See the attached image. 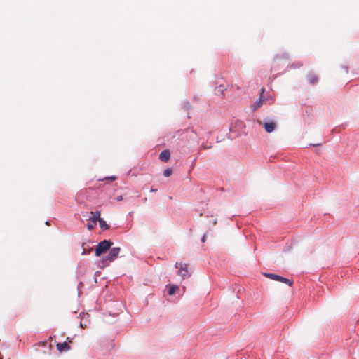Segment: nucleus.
<instances>
[{
  "label": "nucleus",
  "instance_id": "nucleus-9",
  "mask_svg": "<svg viewBox=\"0 0 359 359\" xmlns=\"http://www.w3.org/2000/svg\"><path fill=\"white\" fill-rule=\"evenodd\" d=\"M57 348L59 351H67L70 349L69 345L67 342L58 343L57 344Z\"/></svg>",
  "mask_w": 359,
  "mask_h": 359
},
{
  "label": "nucleus",
  "instance_id": "nucleus-25",
  "mask_svg": "<svg viewBox=\"0 0 359 359\" xmlns=\"http://www.w3.org/2000/svg\"><path fill=\"white\" fill-rule=\"evenodd\" d=\"M67 339L69 342H71V340H70V339H69V337H67Z\"/></svg>",
  "mask_w": 359,
  "mask_h": 359
},
{
  "label": "nucleus",
  "instance_id": "nucleus-2",
  "mask_svg": "<svg viewBox=\"0 0 359 359\" xmlns=\"http://www.w3.org/2000/svg\"><path fill=\"white\" fill-rule=\"evenodd\" d=\"M109 250V254L102 261L103 264H109V263L114 262L118 257L121 248L119 247L110 248Z\"/></svg>",
  "mask_w": 359,
  "mask_h": 359
},
{
  "label": "nucleus",
  "instance_id": "nucleus-18",
  "mask_svg": "<svg viewBox=\"0 0 359 359\" xmlns=\"http://www.w3.org/2000/svg\"><path fill=\"white\" fill-rule=\"evenodd\" d=\"M113 348V345L109 344L107 348L108 351H110Z\"/></svg>",
  "mask_w": 359,
  "mask_h": 359
},
{
  "label": "nucleus",
  "instance_id": "nucleus-11",
  "mask_svg": "<svg viewBox=\"0 0 359 359\" xmlns=\"http://www.w3.org/2000/svg\"><path fill=\"white\" fill-rule=\"evenodd\" d=\"M277 281H280V282H282L283 283L287 284L290 286H291L292 285V281L291 280L282 277L280 276H279Z\"/></svg>",
  "mask_w": 359,
  "mask_h": 359
},
{
  "label": "nucleus",
  "instance_id": "nucleus-23",
  "mask_svg": "<svg viewBox=\"0 0 359 359\" xmlns=\"http://www.w3.org/2000/svg\"><path fill=\"white\" fill-rule=\"evenodd\" d=\"M211 147H208V146H203V148L205 149H210Z\"/></svg>",
  "mask_w": 359,
  "mask_h": 359
},
{
  "label": "nucleus",
  "instance_id": "nucleus-22",
  "mask_svg": "<svg viewBox=\"0 0 359 359\" xmlns=\"http://www.w3.org/2000/svg\"><path fill=\"white\" fill-rule=\"evenodd\" d=\"M122 199H123L122 196H119L117 197V200L118 201H121Z\"/></svg>",
  "mask_w": 359,
  "mask_h": 359
},
{
  "label": "nucleus",
  "instance_id": "nucleus-4",
  "mask_svg": "<svg viewBox=\"0 0 359 359\" xmlns=\"http://www.w3.org/2000/svg\"><path fill=\"white\" fill-rule=\"evenodd\" d=\"M175 267L179 268L178 270V275L182 276L183 279L188 278L189 276V271L187 269V264H182V263H176Z\"/></svg>",
  "mask_w": 359,
  "mask_h": 359
},
{
  "label": "nucleus",
  "instance_id": "nucleus-16",
  "mask_svg": "<svg viewBox=\"0 0 359 359\" xmlns=\"http://www.w3.org/2000/svg\"><path fill=\"white\" fill-rule=\"evenodd\" d=\"M172 173V168H167L163 172V175L166 177H170Z\"/></svg>",
  "mask_w": 359,
  "mask_h": 359
},
{
  "label": "nucleus",
  "instance_id": "nucleus-8",
  "mask_svg": "<svg viewBox=\"0 0 359 359\" xmlns=\"http://www.w3.org/2000/svg\"><path fill=\"white\" fill-rule=\"evenodd\" d=\"M90 213L93 215V217H90L89 220L92 221L93 222L94 225H95L97 222H100V220L102 219L100 217V212L95 211V212H91Z\"/></svg>",
  "mask_w": 359,
  "mask_h": 359
},
{
  "label": "nucleus",
  "instance_id": "nucleus-3",
  "mask_svg": "<svg viewBox=\"0 0 359 359\" xmlns=\"http://www.w3.org/2000/svg\"><path fill=\"white\" fill-rule=\"evenodd\" d=\"M109 250V254L102 261L103 264H109V263L114 262L118 257L121 248L119 247L110 248Z\"/></svg>",
  "mask_w": 359,
  "mask_h": 359
},
{
  "label": "nucleus",
  "instance_id": "nucleus-17",
  "mask_svg": "<svg viewBox=\"0 0 359 359\" xmlns=\"http://www.w3.org/2000/svg\"><path fill=\"white\" fill-rule=\"evenodd\" d=\"M95 226V225H94V224H88L87 225V227H88V229L89 230H91V229L93 228V226Z\"/></svg>",
  "mask_w": 359,
  "mask_h": 359
},
{
  "label": "nucleus",
  "instance_id": "nucleus-15",
  "mask_svg": "<svg viewBox=\"0 0 359 359\" xmlns=\"http://www.w3.org/2000/svg\"><path fill=\"white\" fill-rule=\"evenodd\" d=\"M99 224L102 229H109V225H108L102 218L100 220Z\"/></svg>",
  "mask_w": 359,
  "mask_h": 359
},
{
  "label": "nucleus",
  "instance_id": "nucleus-14",
  "mask_svg": "<svg viewBox=\"0 0 359 359\" xmlns=\"http://www.w3.org/2000/svg\"><path fill=\"white\" fill-rule=\"evenodd\" d=\"M308 79H309V82L311 83H312V84L316 83L317 82V81H318L317 76L316 75H314V74L309 75Z\"/></svg>",
  "mask_w": 359,
  "mask_h": 359
},
{
  "label": "nucleus",
  "instance_id": "nucleus-26",
  "mask_svg": "<svg viewBox=\"0 0 359 359\" xmlns=\"http://www.w3.org/2000/svg\"><path fill=\"white\" fill-rule=\"evenodd\" d=\"M315 146H319L320 145V144H314Z\"/></svg>",
  "mask_w": 359,
  "mask_h": 359
},
{
  "label": "nucleus",
  "instance_id": "nucleus-1",
  "mask_svg": "<svg viewBox=\"0 0 359 359\" xmlns=\"http://www.w3.org/2000/svg\"><path fill=\"white\" fill-rule=\"evenodd\" d=\"M113 243L108 240H104L100 242L95 248V254L97 257H100L110 249Z\"/></svg>",
  "mask_w": 359,
  "mask_h": 359
},
{
  "label": "nucleus",
  "instance_id": "nucleus-20",
  "mask_svg": "<svg viewBox=\"0 0 359 359\" xmlns=\"http://www.w3.org/2000/svg\"><path fill=\"white\" fill-rule=\"evenodd\" d=\"M108 179H109V180H110L111 181H114V180H116V177L113 176V177H109V178H108Z\"/></svg>",
  "mask_w": 359,
  "mask_h": 359
},
{
  "label": "nucleus",
  "instance_id": "nucleus-21",
  "mask_svg": "<svg viewBox=\"0 0 359 359\" xmlns=\"http://www.w3.org/2000/svg\"><path fill=\"white\" fill-rule=\"evenodd\" d=\"M104 344H103L102 343H100V348L101 349H104Z\"/></svg>",
  "mask_w": 359,
  "mask_h": 359
},
{
  "label": "nucleus",
  "instance_id": "nucleus-5",
  "mask_svg": "<svg viewBox=\"0 0 359 359\" xmlns=\"http://www.w3.org/2000/svg\"><path fill=\"white\" fill-rule=\"evenodd\" d=\"M276 126L277 125L275 121L265 122L263 124V126H264L266 132L269 133L273 132L276 128Z\"/></svg>",
  "mask_w": 359,
  "mask_h": 359
},
{
  "label": "nucleus",
  "instance_id": "nucleus-7",
  "mask_svg": "<svg viewBox=\"0 0 359 359\" xmlns=\"http://www.w3.org/2000/svg\"><path fill=\"white\" fill-rule=\"evenodd\" d=\"M264 92V88H262L259 99L258 100H257L252 106L253 111L257 110L262 105V104H263L262 95H263Z\"/></svg>",
  "mask_w": 359,
  "mask_h": 359
},
{
  "label": "nucleus",
  "instance_id": "nucleus-10",
  "mask_svg": "<svg viewBox=\"0 0 359 359\" xmlns=\"http://www.w3.org/2000/svg\"><path fill=\"white\" fill-rule=\"evenodd\" d=\"M168 293L169 295H173L177 290H179V287L177 285H168Z\"/></svg>",
  "mask_w": 359,
  "mask_h": 359
},
{
  "label": "nucleus",
  "instance_id": "nucleus-12",
  "mask_svg": "<svg viewBox=\"0 0 359 359\" xmlns=\"http://www.w3.org/2000/svg\"><path fill=\"white\" fill-rule=\"evenodd\" d=\"M277 281H280V282H282L283 283L287 284L290 286H291L292 285V281L291 280L282 277L280 276H279Z\"/></svg>",
  "mask_w": 359,
  "mask_h": 359
},
{
  "label": "nucleus",
  "instance_id": "nucleus-19",
  "mask_svg": "<svg viewBox=\"0 0 359 359\" xmlns=\"http://www.w3.org/2000/svg\"><path fill=\"white\" fill-rule=\"evenodd\" d=\"M205 239H206V236H205V235H204V236L202 237V239H201L202 242H205Z\"/></svg>",
  "mask_w": 359,
  "mask_h": 359
},
{
  "label": "nucleus",
  "instance_id": "nucleus-6",
  "mask_svg": "<svg viewBox=\"0 0 359 359\" xmlns=\"http://www.w3.org/2000/svg\"><path fill=\"white\" fill-rule=\"evenodd\" d=\"M170 158V152L168 149H165L161 152L159 159L163 162H167Z\"/></svg>",
  "mask_w": 359,
  "mask_h": 359
},
{
  "label": "nucleus",
  "instance_id": "nucleus-13",
  "mask_svg": "<svg viewBox=\"0 0 359 359\" xmlns=\"http://www.w3.org/2000/svg\"><path fill=\"white\" fill-rule=\"evenodd\" d=\"M264 276L270 279L274 280H277L279 277V276L277 274L269 273H264Z\"/></svg>",
  "mask_w": 359,
  "mask_h": 359
},
{
  "label": "nucleus",
  "instance_id": "nucleus-24",
  "mask_svg": "<svg viewBox=\"0 0 359 359\" xmlns=\"http://www.w3.org/2000/svg\"><path fill=\"white\" fill-rule=\"evenodd\" d=\"M151 191H154V192H155V191H156V189H151Z\"/></svg>",
  "mask_w": 359,
  "mask_h": 359
}]
</instances>
